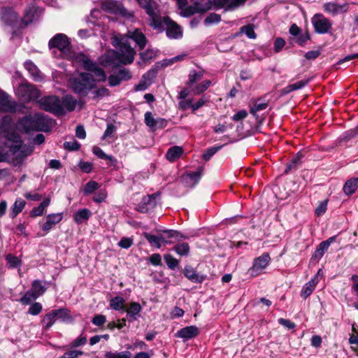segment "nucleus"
<instances>
[{
    "mask_svg": "<svg viewBox=\"0 0 358 358\" xmlns=\"http://www.w3.org/2000/svg\"><path fill=\"white\" fill-rule=\"evenodd\" d=\"M111 44L117 50H109L102 57L101 64L103 66H118L120 64H130L134 62L136 52L127 42L126 37L122 34L114 35L111 38Z\"/></svg>",
    "mask_w": 358,
    "mask_h": 358,
    "instance_id": "1",
    "label": "nucleus"
},
{
    "mask_svg": "<svg viewBox=\"0 0 358 358\" xmlns=\"http://www.w3.org/2000/svg\"><path fill=\"white\" fill-rule=\"evenodd\" d=\"M19 129L26 133L31 131H47L50 129L49 120L42 114L27 115L17 122Z\"/></svg>",
    "mask_w": 358,
    "mask_h": 358,
    "instance_id": "2",
    "label": "nucleus"
},
{
    "mask_svg": "<svg viewBox=\"0 0 358 358\" xmlns=\"http://www.w3.org/2000/svg\"><path fill=\"white\" fill-rule=\"evenodd\" d=\"M161 232L157 236L145 232L143 233V236L151 246H155L157 248H160L162 244H171L174 241H179L186 238V236L176 230L166 229L161 231Z\"/></svg>",
    "mask_w": 358,
    "mask_h": 358,
    "instance_id": "3",
    "label": "nucleus"
},
{
    "mask_svg": "<svg viewBox=\"0 0 358 358\" xmlns=\"http://www.w3.org/2000/svg\"><path fill=\"white\" fill-rule=\"evenodd\" d=\"M96 80L91 73H80L78 77L71 78L69 83L75 93L85 96L95 87Z\"/></svg>",
    "mask_w": 358,
    "mask_h": 358,
    "instance_id": "4",
    "label": "nucleus"
},
{
    "mask_svg": "<svg viewBox=\"0 0 358 358\" xmlns=\"http://www.w3.org/2000/svg\"><path fill=\"white\" fill-rule=\"evenodd\" d=\"M148 15L149 25L153 29L162 28V16L158 4L154 0H137Z\"/></svg>",
    "mask_w": 358,
    "mask_h": 358,
    "instance_id": "5",
    "label": "nucleus"
},
{
    "mask_svg": "<svg viewBox=\"0 0 358 358\" xmlns=\"http://www.w3.org/2000/svg\"><path fill=\"white\" fill-rule=\"evenodd\" d=\"M75 59L84 69L93 73L92 76H94L97 81L103 82L106 80L104 71L100 68L96 63L90 59L85 55L78 53L76 55Z\"/></svg>",
    "mask_w": 358,
    "mask_h": 358,
    "instance_id": "6",
    "label": "nucleus"
},
{
    "mask_svg": "<svg viewBox=\"0 0 358 358\" xmlns=\"http://www.w3.org/2000/svg\"><path fill=\"white\" fill-rule=\"evenodd\" d=\"M38 104L43 110L56 115H64L66 110L62 106L61 99L57 96H47L38 101Z\"/></svg>",
    "mask_w": 358,
    "mask_h": 358,
    "instance_id": "7",
    "label": "nucleus"
},
{
    "mask_svg": "<svg viewBox=\"0 0 358 358\" xmlns=\"http://www.w3.org/2000/svg\"><path fill=\"white\" fill-rule=\"evenodd\" d=\"M1 19L6 25L11 27L14 30L12 38L17 34V31L23 29L22 21L16 12L11 8H2L0 10Z\"/></svg>",
    "mask_w": 358,
    "mask_h": 358,
    "instance_id": "8",
    "label": "nucleus"
},
{
    "mask_svg": "<svg viewBox=\"0 0 358 358\" xmlns=\"http://www.w3.org/2000/svg\"><path fill=\"white\" fill-rule=\"evenodd\" d=\"M16 94L23 102H29L40 96L39 91L31 84H21L16 90Z\"/></svg>",
    "mask_w": 358,
    "mask_h": 358,
    "instance_id": "9",
    "label": "nucleus"
},
{
    "mask_svg": "<svg viewBox=\"0 0 358 358\" xmlns=\"http://www.w3.org/2000/svg\"><path fill=\"white\" fill-rule=\"evenodd\" d=\"M164 25L166 26V34L169 38L179 39L182 37V30L181 27L176 22L173 21L170 17H162V28L157 29L162 31L164 30Z\"/></svg>",
    "mask_w": 358,
    "mask_h": 358,
    "instance_id": "10",
    "label": "nucleus"
},
{
    "mask_svg": "<svg viewBox=\"0 0 358 358\" xmlns=\"http://www.w3.org/2000/svg\"><path fill=\"white\" fill-rule=\"evenodd\" d=\"M71 41L64 34H57L48 42L50 49L57 48L64 53L69 52Z\"/></svg>",
    "mask_w": 358,
    "mask_h": 358,
    "instance_id": "11",
    "label": "nucleus"
},
{
    "mask_svg": "<svg viewBox=\"0 0 358 358\" xmlns=\"http://www.w3.org/2000/svg\"><path fill=\"white\" fill-rule=\"evenodd\" d=\"M271 257L268 253H264L254 260L252 266L249 268L248 273L251 276L255 277L260 274L269 264Z\"/></svg>",
    "mask_w": 358,
    "mask_h": 358,
    "instance_id": "12",
    "label": "nucleus"
},
{
    "mask_svg": "<svg viewBox=\"0 0 358 358\" xmlns=\"http://www.w3.org/2000/svg\"><path fill=\"white\" fill-rule=\"evenodd\" d=\"M101 9L105 12L120 15L122 16H127L128 12L122 3L117 1L106 0L101 3Z\"/></svg>",
    "mask_w": 358,
    "mask_h": 358,
    "instance_id": "13",
    "label": "nucleus"
},
{
    "mask_svg": "<svg viewBox=\"0 0 358 358\" xmlns=\"http://www.w3.org/2000/svg\"><path fill=\"white\" fill-rule=\"evenodd\" d=\"M203 173V168L200 166L195 172H186L182 176V181L186 187H193L200 180Z\"/></svg>",
    "mask_w": 358,
    "mask_h": 358,
    "instance_id": "14",
    "label": "nucleus"
},
{
    "mask_svg": "<svg viewBox=\"0 0 358 358\" xmlns=\"http://www.w3.org/2000/svg\"><path fill=\"white\" fill-rule=\"evenodd\" d=\"M16 102L13 101L11 96L0 89V110L3 112H15Z\"/></svg>",
    "mask_w": 358,
    "mask_h": 358,
    "instance_id": "15",
    "label": "nucleus"
},
{
    "mask_svg": "<svg viewBox=\"0 0 358 358\" xmlns=\"http://www.w3.org/2000/svg\"><path fill=\"white\" fill-rule=\"evenodd\" d=\"M122 36L127 38V42L128 43L129 39L133 40L140 50H143L147 43V38L138 29H136L134 31L129 30L125 35Z\"/></svg>",
    "mask_w": 358,
    "mask_h": 358,
    "instance_id": "16",
    "label": "nucleus"
},
{
    "mask_svg": "<svg viewBox=\"0 0 358 358\" xmlns=\"http://www.w3.org/2000/svg\"><path fill=\"white\" fill-rule=\"evenodd\" d=\"M313 25L315 30L318 34L327 33L331 28V23L329 20L324 17H315L313 20Z\"/></svg>",
    "mask_w": 358,
    "mask_h": 358,
    "instance_id": "17",
    "label": "nucleus"
},
{
    "mask_svg": "<svg viewBox=\"0 0 358 358\" xmlns=\"http://www.w3.org/2000/svg\"><path fill=\"white\" fill-rule=\"evenodd\" d=\"M38 12L41 13V10H39L38 8H36L34 6H30L27 8L23 18L20 19L22 22V25L23 26V29L34 20H36Z\"/></svg>",
    "mask_w": 358,
    "mask_h": 358,
    "instance_id": "18",
    "label": "nucleus"
},
{
    "mask_svg": "<svg viewBox=\"0 0 358 358\" xmlns=\"http://www.w3.org/2000/svg\"><path fill=\"white\" fill-rule=\"evenodd\" d=\"M199 333V328L196 326H189L178 330L175 336L185 340H188L196 337Z\"/></svg>",
    "mask_w": 358,
    "mask_h": 358,
    "instance_id": "19",
    "label": "nucleus"
},
{
    "mask_svg": "<svg viewBox=\"0 0 358 358\" xmlns=\"http://www.w3.org/2000/svg\"><path fill=\"white\" fill-rule=\"evenodd\" d=\"M63 218L62 213H52L46 217V222L43 224L42 229L48 232L56 224L59 223Z\"/></svg>",
    "mask_w": 358,
    "mask_h": 358,
    "instance_id": "20",
    "label": "nucleus"
},
{
    "mask_svg": "<svg viewBox=\"0 0 358 358\" xmlns=\"http://www.w3.org/2000/svg\"><path fill=\"white\" fill-rule=\"evenodd\" d=\"M142 310L140 303L137 302H132L129 304V308L126 310L127 317L129 322H134L140 316L139 313Z\"/></svg>",
    "mask_w": 358,
    "mask_h": 358,
    "instance_id": "21",
    "label": "nucleus"
},
{
    "mask_svg": "<svg viewBox=\"0 0 358 358\" xmlns=\"http://www.w3.org/2000/svg\"><path fill=\"white\" fill-rule=\"evenodd\" d=\"M185 276L193 282L200 283L204 280V277L199 275L196 271L190 266H186L183 270Z\"/></svg>",
    "mask_w": 358,
    "mask_h": 358,
    "instance_id": "22",
    "label": "nucleus"
},
{
    "mask_svg": "<svg viewBox=\"0 0 358 358\" xmlns=\"http://www.w3.org/2000/svg\"><path fill=\"white\" fill-rule=\"evenodd\" d=\"M324 8L327 12L337 14L341 12H346L348 9V5L347 3L340 5L336 3L329 2L324 4Z\"/></svg>",
    "mask_w": 358,
    "mask_h": 358,
    "instance_id": "23",
    "label": "nucleus"
},
{
    "mask_svg": "<svg viewBox=\"0 0 358 358\" xmlns=\"http://www.w3.org/2000/svg\"><path fill=\"white\" fill-rule=\"evenodd\" d=\"M317 282L318 281L316 279V276L308 282L302 288L301 296L306 299L313 293Z\"/></svg>",
    "mask_w": 358,
    "mask_h": 358,
    "instance_id": "24",
    "label": "nucleus"
},
{
    "mask_svg": "<svg viewBox=\"0 0 358 358\" xmlns=\"http://www.w3.org/2000/svg\"><path fill=\"white\" fill-rule=\"evenodd\" d=\"M61 102L64 109L68 111H73L75 110L77 105V100L71 95H65L62 99Z\"/></svg>",
    "mask_w": 358,
    "mask_h": 358,
    "instance_id": "25",
    "label": "nucleus"
},
{
    "mask_svg": "<svg viewBox=\"0 0 358 358\" xmlns=\"http://www.w3.org/2000/svg\"><path fill=\"white\" fill-rule=\"evenodd\" d=\"M160 67H162L161 62L156 63L152 69L143 76L142 79L150 85L154 82Z\"/></svg>",
    "mask_w": 358,
    "mask_h": 358,
    "instance_id": "26",
    "label": "nucleus"
},
{
    "mask_svg": "<svg viewBox=\"0 0 358 358\" xmlns=\"http://www.w3.org/2000/svg\"><path fill=\"white\" fill-rule=\"evenodd\" d=\"M358 188V177L350 178L348 180L344 186H343V192L347 195H350L353 194L356 189Z\"/></svg>",
    "mask_w": 358,
    "mask_h": 358,
    "instance_id": "27",
    "label": "nucleus"
},
{
    "mask_svg": "<svg viewBox=\"0 0 358 358\" xmlns=\"http://www.w3.org/2000/svg\"><path fill=\"white\" fill-rule=\"evenodd\" d=\"M31 289L36 295V296L39 297L40 296L43 295L47 289V287L45 286V282H43L40 280H34L31 285Z\"/></svg>",
    "mask_w": 358,
    "mask_h": 358,
    "instance_id": "28",
    "label": "nucleus"
},
{
    "mask_svg": "<svg viewBox=\"0 0 358 358\" xmlns=\"http://www.w3.org/2000/svg\"><path fill=\"white\" fill-rule=\"evenodd\" d=\"M25 205L26 202L24 200L21 198L17 199L11 208L10 217L12 218L15 217L20 213L22 211Z\"/></svg>",
    "mask_w": 358,
    "mask_h": 358,
    "instance_id": "29",
    "label": "nucleus"
},
{
    "mask_svg": "<svg viewBox=\"0 0 358 358\" xmlns=\"http://www.w3.org/2000/svg\"><path fill=\"white\" fill-rule=\"evenodd\" d=\"M12 129V119L6 115L0 118V134H7Z\"/></svg>",
    "mask_w": 358,
    "mask_h": 358,
    "instance_id": "30",
    "label": "nucleus"
},
{
    "mask_svg": "<svg viewBox=\"0 0 358 358\" xmlns=\"http://www.w3.org/2000/svg\"><path fill=\"white\" fill-rule=\"evenodd\" d=\"M55 312L57 313V320H60L63 322H72L73 319L69 314V310L66 308L55 309Z\"/></svg>",
    "mask_w": 358,
    "mask_h": 358,
    "instance_id": "31",
    "label": "nucleus"
},
{
    "mask_svg": "<svg viewBox=\"0 0 358 358\" xmlns=\"http://www.w3.org/2000/svg\"><path fill=\"white\" fill-rule=\"evenodd\" d=\"M56 320L57 313L55 312V310H52L44 316L42 320V323L44 324L43 328L46 330L50 329Z\"/></svg>",
    "mask_w": 358,
    "mask_h": 358,
    "instance_id": "32",
    "label": "nucleus"
},
{
    "mask_svg": "<svg viewBox=\"0 0 358 358\" xmlns=\"http://www.w3.org/2000/svg\"><path fill=\"white\" fill-rule=\"evenodd\" d=\"M91 215L92 213L89 209L83 208L75 213L74 221L78 224H80L83 222L87 220L91 216Z\"/></svg>",
    "mask_w": 358,
    "mask_h": 358,
    "instance_id": "33",
    "label": "nucleus"
},
{
    "mask_svg": "<svg viewBox=\"0 0 358 358\" xmlns=\"http://www.w3.org/2000/svg\"><path fill=\"white\" fill-rule=\"evenodd\" d=\"M301 157L302 155L299 153L294 157L290 162L287 164L285 173L287 174L292 170H296L301 164Z\"/></svg>",
    "mask_w": 358,
    "mask_h": 358,
    "instance_id": "34",
    "label": "nucleus"
},
{
    "mask_svg": "<svg viewBox=\"0 0 358 358\" xmlns=\"http://www.w3.org/2000/svg\"><path fill=\"white\" fill-rule=\"evenodd\" d=\"M182 153V149L178 146H173L170 148L166 152V158L171 162H173L176 158L179 157Z\"/></svg>",
    "mask_w": 358,
    "mask_h": 358,
    "instance_id": "35",
    "label": "nucleus"
},
{
    "mask_svg": "<svg viewBox=\"0 0 358 358\" xmlns=\"http://www.w3.org/2000/svg\"><path fill=\"white\" fill-rule=\"evenodd\" d=\"M25 69L31 74L34 80L38 81L41 78L40 72L36 66L31 61L24 63Z\"/></svg>",
    "mask_w": 358,
    "mask_h": 358,
    "instance_id": "36",
    "label": "nucleus"
},
{
    "mask_svg": "<svg viewBox=\"0 0 358 358\" xmlns=\"http://www.w3.org/2000/svg\"><path fill=\"white\" fill-rule=\"evenodd\" d=\"M210 80H205L194 87L192 86V87H189L191 89L190 92L194 95H199L206 91L210 87Z\"/></svg>",
    "mask_w": 358,
    "mask_h": 358,
    "instance_id": "37",
    "label": "nucleus"
},
{
    "mask_svg": "<svg viewBox=\"0 0 358 358\" xmlns=\"http://www.w3.org/2000/svg\"><path fill=\"white\" fill-rule=\"evenodd\" d=\"M196 9L198 13H203L211 8L212 2L210 0H199L195 1Z\"/></svg>",
    "mask_w": 358,
    "mask_h": 358,
    "instance_id": "38",
    "label": "nucleus"
},
{
    "mask_svg": "<svg viewBox=\"0 0 358 358\" xmlns=\"http://www.w3.org/2000/svg\"><path fill=\"white\" fill-rule=\"evenodd\" d=\"M131 353L129 351L123 352H106L103 358H131Z\"/></svg>",
    "mask_w": 358,
    "mask_h": 358,
    "instance_id": "39",
    "label": "nucleus"
},
{
    "mask_svg": "<svg viewBox=\"0 0 358 358\" xmlns=\"http://www.w3.org/2000/svg\"><path fill=\"white\" fill-rule=\"evenodd\" d=\"M124 303L125 300L122 297L115 296L111 299L110 301V306L113 309L115 310H125Z\"/></svg>",
    "mask_w": 358,
    "mask_h": 358,
    "instance_id": "40",
    "label": "nucleus"
},
{
    "mask_svg": "<svg viewBox=\"0 0 358 358\" xmlns=\"http://www.w3.org/2000/svg\"><path fill=\"white\" fill-rule=\"evenodd\" d=\"M158 195L153 194L151 195H147L142 199L144 205H146L150 210H153L157 206V198Z\"/></svg>",
    "mask_w": 358,
    "mask_h": 358,
    "instance_id": "41",
    "label": "nucleus"
},
{
    "mask_svg": "<svg viewBox=\"0 0 358 358\" xmlns=\"http://www.w3.org/2000/svg\"><path fill=\"white\" fill-rule=\"evenodd\" d=\"M203 73L201 71H192L189 74V80L187 83L189 87H192L194 83L201 80L203 78Z\"/></svg>",
    "mask_w": 358,
    "mask_h": 358,
    "instance_id": "42",
    "label": "nucleus"
},
{
    "mask_svg": "<svg viewBox=\"0 0 358 358\" xmlns=\"http://www.w3.org/2000/svg\"><path fill=\"white\" fill-rule=\"evenodd\" d=\"M174 251L180 256H187L189 253V246L187 243L177 244L173 248Z\"/></svg>",
    "mask_w": 358,
    "mask_h": 358,
    "instance_id": "43",
    "label": "nucleus"
},
{
    "mask_svg": "<svg viewBox=\"0 0 358 358\" xmlns=\"http://www.w3.org/2000/svg\"><path fill=\"white\" fill-rule=\"evenodd\" d=\"M6 260L8 266L12 268H15L21 266V260L17 257L11 254H8L6 256Z\"/></svg>",
    "mask_w": 358,
    "mask_h": 358,
    "instance_id": "44",
    "label": "nucleus"
},
{
    "mask_svg": "<svg viewBox=\"0 0 358 358\" xmlns=\"http://www.w3.org/2000/svg\"><path fill=\"white\" fill-rule=\"evenodd\" d=\"M224 145L213 146L208 148L203 154V159L205 161H208L210 159L218 152Z\"/></svg>",
    "mask_w": 358,
    "mask_h": 358,
    "instance_id": "45",
    "label": "nucleus"
},
{
    "mask_svg": "<svg viewBox=\"0 0 358 358\" xmlns=\"http://www.w3.org/2000/svg\"><path fill=\"white\" fill-rule=\"evenodd\" d=\"M34 293V292L30 289H29L25 294L20 299V301L23 304H30L33 300H36L38 296Z\"/></svg>",
    "mask_w": 358,
    "mask_h": 358,
    "instance_id": "46",
    "label": "nucleus"
},
{
    "mask_svg": "<svg viewBox=\"0 0 358 358\" xmlns=\"http://www.w3.org/2000/svg\"><path fill=\"white\" fill-rule=\"evenodd\" d=\"M121 81L128 80L131 78V73L128 69L121 67L115 72Z\"/></svg>",
    "mask_w": 358,
    "mask_h": 358,
    "instance_id": "47",
    "label": "nucleus"
},
{
    "mask_svg": "<svg viewBox=\"0 0 358 358\" xmlns=\"http://www.w3.org/2000/svg\"><path fill=\"white\" fill-rule=\"evenodd\" d=\"M164 259L168 267L172 270H174L178 265V261L170 254L164 255Z\"/></svg>",
    "mask_w": 358,
    "mask_h": 358,
    "instance_id": "48",
    "label": "nucleus"
},
{
    "mask_svg": "<svg viewBox=\"0 0 358 358\" xmlns=\"http://www.w3.org/2000/svg\"><path fill=\"white\" fill-rule=\"evenodd\" d=\"M99 187V185L97 182L94 180L89 181L84 188V194H90L94 192L95 190L98 189Z\"/></svg>",
    "mask_w": 358,
    "mask_h": 358,
    "instance_id": "49",
    "label": "nucleus"
},
{
    "mask_svg": "<svg viewBox=\"0 0 358 358\" xmlns=\"http://www.w3.org/2000/svg\"><path fill=\"white\" fill-rule=\"evenodd\" d=\"M93 153L97 156L100 159H108L110 161L113 160V157L106 155L103 150H101L99 147L94 146L93 148Z\"/></svg>",
    "mask_w": 358,
    "mask_h": 358,
    "instance_id": "50",
    "label": "nucleus"
},
{
    "mask_svg": "<svg viewBox=\"0 0 358 358\" xmlns=\"http://www.w3.org/2000/svg\"><path fill=\"white\" fill-rule=\"evenodd\" d=\"M268 107V103H254L253 106H250V113L254 116H257V112L266 109Z\"/></svg>",
    "mask_w": 358,
    "mask_h": 358,
    "instance_id": "51",
    "label": "nucleus"
},
{
    "mask_svg": "<svg viewBox=\"0 0 358 358\" xmlns=\"http://www.w3.org/2000/svg\"><path fill=\"white\" fill-rule=\"evenodd\" d=\"M241 31L245 33V35L251 39H255L257 37V35L254 31L253 26L251 24H248L243 26L241 29Z\"/></svg>",
    "mask_w": 358,
    "mask_h": 358,
    "instance_id": "52",
    "label": "nucleus"
},
{
    "mask_svg": "<svg viewBox=\"0 0 358 358\" xmlns=\"http://www.w3.org/2000/svg\"><path fill=\"white\" fill-rule=\"evenodd\" d=\"M64 148L70 151L78 150L80 148V144L77 141H66L64 143Z\"/></svg>",
    "mask_w": 358,
    "mask_h": 358,
    "instance_id": "53",
    "label": "nucleus"
},
{
    "mask_svg": "<svg viewBox=\"0 0 358 358\" xmlns=\"http://www.w3.org/2000/svg\"><path fill=\"white\" fill-rule=\"evenodd\" d=\"M42 308V305L40 303L35 302L29 307L28 313L32 315H37L41 312Z\"/></svg>",
    "mask_w": 358,
    "mask_h": 358,
    "instance_id": "54",
    "label": "nucleus"
},
{
    "mask_svg": "<svg viewBox=\"0 0 358 358\" xmlns=\"http://www.w3.org/2000/svg\"><path fill=\"white\" fill-rule=\"evenodd\" d=\"M221 20V16L217 13H210L204 20L205 24L218 23Z\"/></svg>",
    "mask_w": 358,
    "mask_h": 358,
    "instance_id": "55",
    "label": "nucleus"
},
{
    "mask_svg": "<svg viewBox=\"0 0 358 358\" xmlns=\"http://www.w3.org/2000/svg\"><path fill=\"white\" fill-rule=\"evenodd\" d=\"M156 119L154 118L151 112H146L145 114V122L147 126L155 130V123Z\"/></svg>",
    "mask_w": 358,
    "mask_h": 358,
    "instance_id": "56",
    "label": "nucleus"
},
{
    "mask_svg": "<svg viewBox=\"0 0 358 358\" xmlns=\"http://www.w3.org/2000/svg\"><path fill=\"white\" fill-rule=\"evenodd\" d=\"M327 200L322 201L315 209V215L320 217L325 213L327 209Z\"/></svg>",
    "mask_w": 358,
    "mask_h": 358,
    "instance_id": "57",
    "label": "nucleus"
},
{
    "mask_svg": "<svg viewBox=\"0 0 358 358\" xmlns=\"http://www.w3.org/2000/svg\"><path fill=\"white\" fill-rule=\"evenodd\" d=\"M83 354L84 352L81 350H72L64 352L60 358H77Z\"/></svg>",
    "mask_w": 358,
    "mask_h": 358,
    "instance_id": "58",
    "label": "nucleus"
},
{
    "mask_svg": "<svg viewBox=\"0 0 358 358\" xmlns=\"http://www.w3.org/2000/svg\"><path fill=\"white\" fill-rule=\"evenodd\" d=\"M133 244V239L131 238L123 237L118 243V245L122 248L128 249Z\"/></svg>",
    "mask_w": 358,
    "mask_h": 358,
    "instance_id": "59",
    "label": "nucleus"
},
{
    "mask_svg": "<svg viewBox=\"0 0 358 358\" xmlns=\"http://www.w3.org/2000/svg\"><path fill=\"white\" fill-rule=\"evenodd\" d=\"M285 41L282 38H280V37L276 38L274 41L275 52H279L280 51H281V50L285 46Z\"/></svg>",
    "mask_w": 358,
    "mask_h": 358,
    "instance_id": "60",
    "label": "nucleus"
},
{
    "mask_svg": "<svg viewBox=\"0 0 358 358\" xmlns=\"http://www.w3.org/2000/svg\"><path fill=\"white\" fill-rule=\"evenodd\" d=\"M108 84L110 87H115V86H117L120 84V83L122 82L120 80V79L119 78L118 76L117 75L116 73L110 75L108 78Z\"/></svg>",
    "mask_w": 358,
    "mask_h": 358,
    "instance_id": "61",
    "label": "nucleus"
},
{
    "mask_svg": "<svg viewBox=\"0 0 358 358\" xmlns=\"http://www.w3.org/2000/svg\"><path fill=\"white\" fill-rule=\"evenodd\" d=\"M106 197V190H101L93 196V201L96 203H101L105 201Z\"/></svg>",
    "mask_w": 358,
    "mask_h": 358,
    "instance_id": "62",
    "label": "nucleus"
},
{
    "mask_svg": "<svg viewBox=\"0 0 358 358\" xmlns=\"http://www.w3.org/2000/svg\"><path fill=\"white\" fill-rule=\"evenodd\" d=\"M106 321V316L103 315H95L92 320V322L96 326H102Z\"/></svg>",
    "mask_w": 358,
    "mask_h": 358,
    "instance_id": "63",
    "label": "nucleus"
},
{
    "mask_svg": "<svg viewBox=\"0 0 358 358\" xmlns=\"http://www.w3.org/2000/svg\"><path fill=\"white\" fill-rule=\"evenodd\" d=\"M184 56L183 55H178L176 57H174L171 59H164L161 62V66L162 67H166L169 65H171L172 64L173 62H177V61H179V60H182L183 59Z\"/></svg>",
    "mask_w": 358,
    "mask_h": 358,
    "instance_id": "64",
    "label": "nucleus"
}]
</instances>
